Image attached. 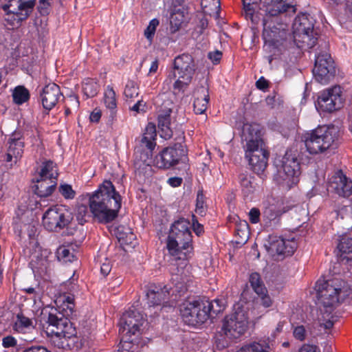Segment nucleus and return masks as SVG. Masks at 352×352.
I'll use <instances>...</instances> for the list:
<instances>
[{"label": "nucleus", "instance_id": "412c9836", "mask_svg": "<svg viewBox=\"0 0 352 352\" xmlns=\"http://www.w3.org/2000/svg\"><path fill=\"white\" fill-rule=\"evenodd\" d=\"M297 248V243L294 239L285 240L280 236L270 237L269 250L283 256H292Z\"/></svg>", "mask_w": 352, "mask_h": 352}, {"label": "nucleus", "instance_id": "6e6552de", "mask_svg": "<svg viewBox=\"0 0 352 352\" xmlns=\"http://www.w3.org/2000/svg\"><path fill=\"white\" fill-rule=\"evenodd\" d=\"M314 19L306 14L298 15L293 23L294 41L297 47L302 49L314 47L318 38L314 30Z\"/></svg>", "mask_w": 352, "mask_h": 352}, {"label": "nucleus", "instance_id": "49530a36", "mask_svg": "<svg viewBox=\"0 0 352 352\" xmlns=\"http://www.w3.org/2000/svg\"><path fill=\"white\" fill-rule=\"evenodd\" d=\"M30 264L32 267L36 269L38 272H43L47 270L48 266V261L45 257L36 256V259L32 258Z\"/></svg>", "mask_w": 352, "mask_h": 352}, {"label": "nucleus", "instance_id": "aec40b11", "mask_svg": "<svg viewBox=\"0 0 352 352\" xmlns=\"http://www.w3.org/2000/svg\"><path fill=\"white\" fill-rule=\"evenodd\" d=\"M145 322L143 314L135 308L129 309L123 314L120 320V332L122 334L140 335L141 327Z\"/></svg>", "mask_w": 352, "mask_h": 352}, {"label": "nucleus", "instance_id": "9b49d317", "mask_svg": "<svg viewBox=\"0 0 352 352\" xmlns=\"http://www.w3.org/2000/svg\"><path fill=\"white\" fill-rule=\"evenodd\" d=\"M324 50H321L316 55L313 74L316 81L326 85L331 82L336 74L335 63L331 55L326 51L328 45L322 41L320 45Z\"/></svg>", "mask_w": 352, "mask_h": 352}, {"label": "nucleus", "instance_id": "c85d7f7f", "mask_svg": "<svg viewBox=\"0 0 352 352\" xmlns=\"http://www.w3.org/2000/svg\"><path fill=\"white\" fill-rule=\"evenodd\" d=\"M340 252V261L346 263L352 261V239L347 236H342L338 245Z\"/></svg>", "mask_w": 352, "mask_h": 352}, {"label": "nucleus", "instance_id": "864d4df0", "mask_svg": "<svg viewBox=\"0 0 352 352\" xmlns=\"http://www.w3.org/2000/svg\"><path fill=\"white\" fill-rule=\"evenodd\" d=\"M195 211L201 215H203L205 212V197L202 191L197 192Z\"/></svg>", "mask_w": 352, "mask_h": 352}, {"label": "nucleus", "instance_id": "20e7f679", "mask_svg": "<svg viewBox=\"0 0 352 352\" xmlns=\"http://www.w3.org/2000/svg\"><path fill=\"white\" fill-rule=\"evenodd\" d=\"M318 304L323 307L326 313L331 311L351 293V288L343 280L333 278L316 282Z\"/></svg>", "mask_w": 352, "mask_h": 352}, {"label": "nucleus", "instance_id": "0e129e2a", "mask_svg": "<svg viewBox=\"0 0 352 352\" xmlns=\"http://www.w3.org/2000/svg\"><path fill=\"white\" fill-rule=\"evenodd\" d=\"M145 107V103L143 102L142 98H138L136 103L130 107L131 111L139 113L140 111L143 110V108Z\"/></svg>", "mask_w": 352, "mask_h": 352}, {"label": "nucleus", "instance_id": "0eeeda50", "mask_svg": "<svg viewBox=\"0 0 352 352\" xmlns=\"http://www.w3.org/2000/svg\"><path fill=\"white\" fill-rule=\"evenodd\" d=\"M156 136L155 125L148 123L139 144L135 148L133 165L135 170L140 171L151 166L153 151L156 146Z\"/></svg>", "mask_w": 352, "mask_h": 352}, {"label": "nucleus", "instance_id": "e433bc0d", "mask_svg": "<svg viewBox=\"0 0 352 352\" xmlns=\"http://www.w3.org/2000/svg\"><path fill=\"white\" fill-rule=\"evenodd\" d=\"M281 214L282 212L280 210H277L274 206H269L265 208L263 210V218L266 223H270L272 221L278 222Z\"/></svg>", "mask_w": 352, "mask_h": 352}, {"label": "nucleus", "instance_id": "774afa93", "mask_svg": "<svg viewBox=\"0 0 352 352\" xmlns=\"http://www.w3.org/2000/svg\"><path fill=\"white\" fill-rule=\"evenodd\" d=\"M23 352H50L46 348L41 346H32L25 349Z\"/></svg>", "mask_w": 352, "mask_h": 352}, {"label": "nucleus", "instance_id": "c9c22d12", "mask_svg": "<svg viewBox=\"0 0 352 352\" xmlns=\"http://www.w3.org/2000/svg\"><path fill=\"white\" fill-rule=\"evenodd\" d=\"M99 90V85L91 78H87L82 83V91L87 98H92L97 95Z\"/></svg>", "mask_w": 352, "mask_h": 352}, {"label": "nucleus", "instance_id": "69168bd1", "mask_svg": "<svg viewBox=\"0 0 352 352\" xmlns=\"http://www.w3.org/2000/svg\"><path fill=\"white\" fill-rule=\"evenodd\" d=\"M299 352H320V350L316 345L304 344Z\"/></svg>", "mask_w": 352, "mask_h": 352}, {"label": "nucleus", "instance_id": "dca6fc26", "mask_svg": "<svg viewBox=\"0 0 352 352\" xmlns=\"http://www.w3.org/2000/svg\"><path fill=\"white\" fill-rule=\"evenodd\" d=\"M248 328V316L245 311L238 308L233 314L226 316L222 327L224 334L230 338H237Z\"/></svg>", "mask_w": 352, "mask_h": 352}, {"label": "nucleus", "instance_id": "a211bd4d", "mask_svg": "<svg viewBox=\"0 0 352 352\" xmlns=\"http://www.w3.org/2000/svg\"><path fill=\"white\" fill-rule=\"evenodd\" d=\"M186 150L180 143H176L173 146L164 148L159 155L155 157V162L160 168H169L177 164L180 161L186 159Z\"/></svg>", "mask_w": 352, "mask_h": 352}, {"label": "nucleus", "instance_id": "f257e3e1", "mask_svg": "<svg viewBox=\"0 0 352 352\" xmlns=\"http://www.w3.org/2000/svg\"><path fill=\"white\" fill-rule=\"evenodd\" d=\"M121 201V196L116 190L112 182L105 180L89 196L90 211L100 223H107L118 217Z\"/></svg>", "mask_w": 352, "mask_h": 352}, {"label": "nucleus", "instance_id": "1a4fd4ad", "mask_svg": "<svg viewBox=\"0 0 352 352\" xmlns=\"http://www.w3.org/2000/svg\"><path fill=\"white\" fill-rule=\"evenodd\" d=\"M243 14L247 20H250L253 24L257 25L262 21L263 25V36L268 41H274L275 39V30H272L270 25H268V17H272L262 9L263 3L261 0H242Z\"/></svg>", "mask_w": 352, "mask_h": 352}, {"label": "nucleus", "instance_id": "2f4dec72", "mask_svg": "<svg viewBox=\"0 0 352 352\" xmlns=\"http://www.w3.org/2000/svg\"><path fill=\"white\" fill-rule=\"evenodd\" d=\"M58 175L56 166L52 161L48 160L43 162L38 176L57 182Z\"/></svg>", "mask_w": 352, "mask_h": 352}, {"label": "nucleus", "instance_id": "09e8293b", "mask_svg": "<svg viewBox=\"0 0 352 352\" xmlns=\"http://www.w3.org/2000/svg\"><path fill=\"white\" fill-rule=\"evenodd\" d=\"M159 21L157 19H152L144 30V36L149 41H152L157 27L159 25Z\"/></svg>", "mask_w": 352, "mask_h": 352}, {"label": "nucleus", "instance_id": "c03bdc74", "mask_svg": "<svg viewBox=\"0 0 352 352\" xmlns=\"http://www.w3.org/2000/svg\"><path fill=\"white\" fill-rule=\"evenodd\" d=\"M15 326L18 331H23L25 329L33 327V324L31 319L25 316L23 314H19L16 316Z\"/></svg>", "mask_w": 352, "mask_h": 352}, {"label": "nucleus", "instance_id": "2eb2a0df", "mask_svg": "<svg viewBox=\"0 0 352 352\" xmlns=\"http://www.w3.org/2000/svg\"><path fill=\"white\" fill-rule=\"evenodd\" d=\"M155 104L158 106V127L160 130V135L165 140H169L173 137V133L171 129L170 113L175 107L172 100L163 94L157 98Z\"/></svg>", "mask_w": 352, "mask_h": 352}, {"label": "nucleus", "instance_id": "e2e57ef3", "mask_svg": "<svg viewBox=\"0 0 352 352\" xmlns=\"http://www.w3.org/2000/svg\"><path fill=\"white\" fill-rule=\"evenodd\" d=\"M256 87L257 89L264 91L269 87V82L264 77H261L256 82Z\"/></svg>", "mask_w": 352, "mask_h": 352}, {"label": "nucleus", "instance_id": "423d86ee", "mask_svg": "<svg viewBox=\"0 0 352 352\" xmlns=\"http://www.w3.org/2000/svg\"><path fill=\"white\" fill-rule=\"evenodd\" d=\"M276 173L274 180L283 188L289 190L299 181L300 164L295 155L287 151L281 159H276Z\"/></svg>", "mask_w": 352, "mask_h": 352}, {"label": "nucleus", "instance_id": "58836bf2", "mask_svg": "<svg viewBox=\"0 0 352 352\" xmlns=\"http://www.w3.org/2000/svg\"><path fill=\"white\" fill-rule=\"evenodd\" d=\"M269 346L265 343L254 342L242 346L236 352H268Z\"/></svg>", "mask_w": 352, "mask_h": 352}, {"label": "nucleus", "instance_id": "72a5a7b5", "mask_svg": "<svg viewBox=\"0 0 352 352\" xmlns=\"http://www.w3.org/2000/svg\"><path fill=\"white\" fill-rule=\"evenodd\" d=\"M249 280L252 289L257 294H262L263 292H267V289L258 273H252L250 276Z\"/></svg>", "mask_w": 352, "mask_h": 352}, {"label": "nucleus", "instance_id": "a18cd8bd", "mask_svg": "<svg viewBox=\"0 0 352 352\" xmlns=\"http://www.w3.org/2000/svg\"><path fill=\"white\" fill-rule=\"evenodd\" d=\"M172 283L174 285L175 290L179 294L186 291V284L184 278L179 274H175L171 278Z\"/></svg>", "mask_w": 352, "mask_h": 352}, {"label": "nucleus", "instance_id": "bb28decb", "mask_svg": "<svg viewBox=\"0 0 352 352\" xmlns=\"http://www.w3.org/2000/svg\"><path fill=\"white\" fill-rule=\"evenodd\" d=\"M148 303L151 306H157L164 305L169 297V290L166 286L164 288L155 287L153 289H149L146 294Z\"/></svg>", "mask_w": 352, "mask_h": 352}, {"label": "nucleus", "instance_id": "5701e85b", "mask_svg": "<svg viewBox=\"0 0 352 352\" xmlns=\"http://www.w3.org/2000/svg\"><path fill=\"white\" fill-rule=\"evenodd\" d=\"M60 87L55 83L45 86L40 92V98L44 109L51 110L57 104L61 96Z\"/></svg>", "mask_w": 352, "mask_h": 352}, {"label": "nucleus", "instance_id": "ea45409f", "mask_svg": "<svg viewBox=\"0 0 352 352\" xmlns=\"http://www.w3.org/2000/svg\"><path fill=\"white\" fill-rule=\"evenodd\" d=\"M204 303H207L209 305V307L207 309V315L208 316V318L210 316L213 317V314L217 315L220 312L223 311L225 308L222 301L219 299H216L212 302L204 300Z\"/></svg>", "mask_w": 352, "mask_h": 352}, {"label": "nucleus", "instance_id": "6e6d98bb", "mask_svg": "<svg viewBox=\"0 0 352 352\" xmlns=\"http://www.w3.org/2000/svg\"><path fill=\"white\" fill-rule=\"evenodd\" d=\"M261 305H262L264 307H270L272 306L273 301L270 296H269L267 291L266 292H263L262 294H257Z\"/></svg>", "mask_w": 352, "mask_h": 352}, {"label": "nucleus", "instance_id": "b1692460", "mask_svg": "<svg viewBox=\"0 0 352 352\" xmlns=\"http://www.w3.org/2000/svg\"><path fill=\"white\" fill-rule=\"evenodd\" d=\"M8 144L6 161L16 164L23 153L24 142L21 133L14 132L9 139Z\"/></svg>", "mask_w": 352, "mask_h": 352}, {"label": "nucleus", "instance_id": "6ab92c4d", "mask_svg": "<svg viewBox=\"0 0 352 352\" xmlns=\"http://www.w3.org/2000/svg\"><path fill=\"white\" fill-rule=\"evenodd\" d=\"M342 89L335 85L321 91L318 97L319 108L324 112H333L340 109L343 104Z\"/></svg>", "mask_w": 352, "mask_h": 352}, {"label": "nucleus", "instance_id": "f704fd0d", "mask_svg": "<svg viewBox=\"0 0 352 352\" xmlns=\"http://www.w3.org/2000/svg\"><path fill=\"white\" fill-rule=\"evenodd\" d=\"M133 335L123 334L122 339L120 342V349L122 352H135L137 349L136 342L138 337L132 338Z\"/></svg>", "mask_w": 352, "mask_h": 352}, {"label": "nucleus", "instance_id": "f8f14e48", "mask_svg": "<svg viewBox=\"0 0 352 352\" xmlns=\"http://www.w3.org/2000/svg\"><path fill=\"white\" fill-rule=\"evenodd\" d=\"M72 212L63 206H54L47 210L43 217L44 227L53 232L67 228L73 220Z\"/></svg>", "mask_w": 352, "mask_h": 352}, {"label": "nucleus", "instance_id": "ddd939ff", "mask_svg": "<svg viewBox=\"0 0 352 352\" xmlns=\"http://www.w3.org/2000/svg\"><path fill=\"white\" fill-rule=\"evenodd\" d=\"M34 1L32 0H8L2 6L6 12L5 20L12 25H19L25 20L32 11Z\"/></svg>", "mask_w": 352, "mask_h": 352}, {"label": "nucleus", "instance_id": "3c124183", "mask_svg": "<svg viewBox=\"0 0 352 352\" xmlns=\"http://www.w3.org/2000/svg\"><path fill=\"white\" fill-rule=\"evenodd\" d=\"M59 192L67 199H73L76 196V192L72 189V186L67 184L60 185Z\"/></svg>", "mask_w": 352, "mask_h": 352}, {"label": "nucleus", "instance_id": "79ce46f5", "mask_svg": "<svg viewBox=\"0 0 352 352\" xmlns=\"http://www.w3.org/2000/svg\"><path fill=\"white\" fill-rule=\"evenodd\" d=\"M48 336L51 337V341L53 344L59 349L70 347L69 341L76 338V336H74V337H63L58 335H50Z\"/></svg>", "mask_w": 352, "mask_h": 352}, {"label": "nucleus", "instance_id": "7ed1b4c3", "mask_svg": "<svg viewBox=\"0 0 352 352\" xmlns=\"http://www.w3.org/2000/svg\"><path fill=\"white\" fill-rule=\"evenodd\" d=\"M190 221L184 218L175 221L167 238L166 248L175 260H186L192 250V236Z\"/></svg>", "mask_w": 352, "mask_h": 352}, {"label": "nucleus", "instance_id": "4be33fe9", "mask_svg": "<svg viewBox=\"0 0 352 352\" xmlns=\"http://www.w3.org/2000/svg\"><path fill=\"white\" fill-rule=\"evenodd\" d=\"M330 187L340 197H349L352 195V181L342 170L337 171L332 177Z\"/></svg>", "mask_w": 352, "mask_h": 352}, {"label": "nucleus", "instance_id": "bf43d9fd", "mask_svg": "<svg viewBox=\"0 0 352 352\" xmlns=\"http://www.w3.org/2000/svg\"><path fill=\"white\" fill-rule=\"evenodd\" d=\"M260 210L256 208H252L249 212L250 221L252 223H257L260 221Z\"/></svg>", "mask_w": 352, "mask_h": 352}, {"label": "nucleus", "instance_id": "9d476101", "mask_svg": "<svg viewBox=\"0 0 352 352\" xmlns=\"http://www.w3.org/2000/svg\"><path fill=\"white\" fill-rule=\"evenodd\" d=\"M196 67L192 56L183 54L174 60L173 78H177L173 84L174 89L184 91L192 81Z\"/></svg>", "mask_w": 352, "mask_h": 352}, {"label": "nucleus", "instance_id": "cd10ccee", "mask_svg": "<svg viewBox=\"0 0 352 352\" xmlns=\"http://www.w3.org/2000/svg\"><path fill=\"white\" fill-rule=\"evenodd\" d=\"M208 90L201 87L195 92L194 111L197 114H201L206 111L209 102Z\"/></svg>", "mask_w": 352, "mask_h": 352}, {"label": "nucleus", "instance_id": "f03ea898", "mask_svg": "<svg viewBox=\"0 0 352 352\" xmlns=\"http://www.w3.org/2000/svg\"><path fill=\"white\" fill-rule=\"evenodd\" d=\"M241 139L245 156L251 169L257 175L263 174L267 166L270 153L264 142L261 126L255 123L245 124Z\"/></svg>", "mask_w": 352, "mask_h": 352}, {"label": "nucleus", "instance_id": "a878e982", "mask_svg": "<svg viewBox=\"0 0 352 352\" xmlns=\"http://www.w3.org/2000/svg\"><path fill=\"white\" fill-rule=\"evenodd\" d=\"M35 184L32 186L36 195L41 197H47L54 192L57 182L56 180L47 179L38 176L35 179Z\"/></svg>", "mask_w": 352, "mask_h": 352}, {"label": "nucleus", "instance_id": "39448f33", "mask_svg": "<svg viewBox=\"0 0 352 352\" xmlns=\"http://www.w3.org/2000/svg\"><path fill=\"white\" fill-rule=\"evenodd\" d=\"M338 131L333 126H320L302 135L307 151L310 154L323 153L338 140Z\"/></svg>", "mask_w": 352, "mask_h": 352}, {"label": "nucleus", "instance_id": "4d7b16f0", "mask_svg": "<svg viewBox=\"0 0 352 352\" xmlns=\"http://www.w3.org/2000/svg\"><path fill=\"white\" fill-rule=\"evenodd\" d=\"M293 333L294 338L300 341L304 340L306 338V330L302 325L295 327Z\"/></svg>", "mask_w": 352, "mask_h": 352}, {"label": "nucleus", "instance_id": "680f3d73", "mask_svg": "<svg viewBox=\"0 0 352 352\" xmlns=\"http://www.w3.org/2000/svg\"><path fill=\"white\" fill-rule=\"evenodd\" d=\"M208 57L214 64H217L220 61L222 57V53L218 50L213 52H209Z\"/></svg>", "mask_w": 352, "mask_h": 352}, {"label": "nucleus", "instance_id": "7c9ffc66", "mask_svg": "<svg viewBox=\"0 0 352 352\" xmlns=\"http://www.w3.org/2000/svg\"><path fill=\"white\" fill-rule=\"evenodd\" d=\"M104 102L107 109L110 110L109 122L113 123L116 116V93L112 87H108L104 93Z\"/></svg>", "mask_w": 352, "mask_h": 352}, {"label": "nucleus", "instance_id": "052dcab7", "mask_svg": "<svg viewBox=\"0 0 352 352\" xmlns=\"http://www.w3.org/2000/svg\"><path fill=\"white\" fill-rule=\"evenodd\" d=\"M2 345L4 348L15 346L16 345V340L11 336H6L2 340Z\"/></svg>", "mask_w": 352, "mask_h": 352}, {"label": "nucleus", "instance_id": "4c0bfd02", "mask_svg": "<svg viewBox=\"0 0 352 352\" xmlns=\"http://www.w3.org/2000/svg\"><path fill=\"white\" fill-rule=\"evenodd\" d=\"M13 100L16 104H21L28 100L30 94L27 89L23 86L16 87L12 94Z\"/></svg>", "mask_w": 352, "mask_h": 352}, {"label": "nucleus", "instance_id": "c756f323", "mask_svg": "<svg viewBox=\"0 0 352 352\" xmlns=\"http://www.w3.org/2000/svg\"><path fill=\"white\" fill-rule=\"evenodd\" d=\"M116 236L119 242L123 245H135L136 236L129 227L118 226L116 230Z\"/></svg>", "mask_w": 352, "mask_h": 352}, {"label": "nucleus", "instance_id": "473e14b6", "mask_svg": "<svg viewBox=\"0 0 352 352\" xmlns=\"http://www.w3.org/2000/svg\"><path fill=\"white\" fill-rule=\"evenodd\" d=\"M242 192L244 196L248 197L253 194L256 190L254 177L250 175H241L239 177Z\"/></svg>", "mask_w": 352, "mask_h": 352}, {"label": "nucleus", "instance_id": "603ef678", "mask_svg": "<svg viewBox=\"0 0 352 352\" xmlns=\"http://www.w3.org/2000/svg\"><path fill=\"white\" fill-rule=\"evenodd\" d=\"M57 300L59 302H62L70 311H72L74 308V298L73 295L65 294L60 296Z\"/></svg>", "mask_w": 352, "mask_h": 352}, {"label": "nucleus", "instance_id": "5fc2aeb1", "mask_svg": "<svg viewBox=\"0 0 352 352\" xmlns=\"http://www.w3.org/2000/svg\"><path fill=\"white\" fill-rule=\"evenodd\" d=\"M343 23L352 21V0H345L344 14L340 16Z\"/></svg>", "mask_w": 352, "mask_h": 352}, {"label": "nucleus", "instance_id": "a19ab883", "mask_svg": "<svg viewBox=\"0 0 352 352\" xmlns=\"http://www.w3.org/2000/svg\"><path fill=\"white\" fill-rule=\"evenodd\" d=\"M124 94L127 100L134 101L139 98L138 87L133 81H129L126 85Z\"/></svg>", "mask_w": 352, "mask_h": 352}, {"label": "nucleus", "instance_id": "de8ad7c7", "mask_svg": "<svg viewBox=\"0 0 352 352\" xmlns=\"http://www.w3.org/2000/svg\"><path fill=\"white\" fill-rule=\"evenodd\" d=\"M57 256L59 260L64 262H72L74 258V255L65 246L60 247L57 250Z\"/></svg>", "mask_w": 352, "mask_h": 352}, {"label": "nucleus", "instance_id": "4468645a", "mask_svg": "<svg viewBox=\"0 0 352 352\" xmlns=\"http://www.w3.org/2000/svg\"><path fill=\"white\" fill-rule=\"evenodd\" d=\"M208 306L207 303H204V300L186 302L180 307V314L186 324L195 326L204 323L208 319Z\"/></svg>", "mask_w": 352, "mask_h": 352}, {"label": "nucleus", "instance_id": "393cba45", "mask_svg": "<svg viewBox=\"0 0 352 352\" xmlns=\"http://www.w3.org/2000/svg\"><path fill=\"white\" fill-rule=\"evenodd\" d=\"M262 9L270 16H278L292 7L290 0H261Z\"/></svg>", "mask_w": 352, "mask_h": 352}, {"label": "nucleus", "instance_id": "f3484780", "mask_svg": "<svg viewBox=\"0 0 352 352\" xmlns=\"http://www.w3.org/2000/svg\"><path fill=\"white\" fill-rule=\"evenodd\" d=\"M45 327L47 336L58 335L63 337H74L76 335L75 327L67 318L60 313H52L48 315Z\"/></svg>", "mask_w": 352, "mask_h": 352}, {"label": "nucleus", "instance_id": "37998d69", "mask_svg": "<svg viewBox=\"0 0 352 352\" xmlns=\"http://www.w3.org/2000/svg\"><path fill=\"white\" fill-rule=\"evenodd\" d=\"M203 3L204 0H201L203 12L210 15L217 12L220 8V0H207L206 7Z\"/></svg>", "mask_w": 352, "mask_h": 352}, {"label": "nucleus", "instance_id": "8fccbe9b", "mask_svg": "<svg viewBox=\"0 0 352 352\" xmlns=\"http://www.w3.org/2000/svg\"><path fill=\"white\" fill-rule=\"evenodd\" d=\"M88 208L85 205H80L77 208L76 219L78 223L83 225L87 221V217H89Z\"/></svg>", "mask_w": 352, "mask_h": 352}, {"label": "nucleus", "instance_id": "338daca9", "mask_svg": "<svg viewBox=\"0 0 352 352\" xmlns=\"http://www.w3.org/2000/svg\"><path fill=\"white\" fill-rule=\"evenodd\" d=\"M111 270V265L109 261H106L101 265L100 272L103 276H107L109 274Z\"/></svg>", "mask_w": 352, "mask_h": 352}, {"label": "nucleus", "instance_id": "13d9d810", "mask_svg": "<svg viewBox=\"0 0 352 352\" xmlns=\"http://www.w3.org/2000/svg\"><path fill=\"white\" fill-rule=\"evenodd\" d=\"M65 106H69L73 110H76L79 107L78 97L76 96H69L65 101Z\"/></svg>", "mask_w": 352, "mask_h": 352}]
</instances>
